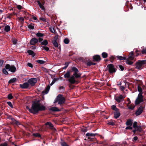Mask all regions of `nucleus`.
Segmentation results:
<instances>
[{"instance_id":"f257e3e1","label":"nucleus","mask_w":146,"mask_h":146,"mask_svg":"<svg viewBox=\"0 0 146 146\" xmlns=\"http://www.w3.org/2000/svg\"><path fill=\"white\" fill-rule=\"evenodd\" d=\"M45 107L39 102H34L33 104L32 108H30L27 106L26 108L29 111L33 114H35L38 112L39 111H42L45 109Z\"/></svg>"},{"instance_id":"f03ea898","label":"nucleus","mask_w":146,"mask_h":146,"mask_svg":"<svg viewBox=\"0 0 146 146\" xmlns=\"http://www.w3.org/2000/svg\"><path fill=\"white\" fill-rule=\"evenodd\" d=\"M64 98L61 95H58L54 101V103L58 102V104L61 105L64 104L65 102Z\"/></svg>"},{"instance_id":"7ed1b4c3","label":"nucleus","mask_w":146,"mask_h":146,"mask_svg":"<svg viewBox=\"0 0 146 146\" xmlns=\"http://www.w3.org/2000/svg\"><path fill=\"white\" fill-rule=\"evenodd\" d=\"M5 68L12 72H15L16 70V68L14 66H11L9 64H7L5 67Z\"/></svg>"},{"instance_id":"20e7f679","label":"nucleus","mask_w":146,"mask_h":146,"mask_svg":"<svg viewBox=\"0 0 146 146\" xmlns=\"http://www.w3.org/2000/svg\"><path fill=\"white\" fill-rule=\"evenodd\" d=\"M145 63V60L139 61L136 63L135 68L138 70L141 69L142 66Z\"/></svg>"},{"instance_id":"39448f33","label":"nucleus","mask_w":146,"mask_h":146,"mask_svg":"<svg viewBox=\"0 0 146 146\" xmlns=\"http://www.w3.org/2000/svg\"><path fill=\"white\" fill-rule=\"evenodd\" d=\"M143 96L142 95H141V94H139L138 97L135 100V104L136 105H138L143 102Z\"/></svg>"},{"instance_id":"423d86ee","label":"nucleus","mask_w":146,"mask_h":146,"mask_svg":"<svg viewBox=\"0 0 146 146\" xmlns=\"http://www.w3.org/2000/svg\"><path fill=\"white\" fill-rule=\"evenodd\" d=\"M107 67L108 68L109 71L110 73L115 72H116V70L114 65L112 64H108Z\"/></svg>"},{"instance_id":"0eeeda50","label":"nucleus","mask_w":146,"mask_h":146,"mask_svg":"<svg viewBox=\"0 0 146 146\" xmlns=\"http://www.w3.org/2000/svg\"><path fill=\"white\" fill-rule=\"evenodd\" d=\"M37 82V80L35 78H32L30 79L28 82L32 86H33Z\"/></svg>"},{"instance_id":"6e6552de","label":"nucleus","mask_w":146,"mask_h":146,"mask_svg":"<svg viewBox=\"0 0 146 146\" xmlns=\"http://www.w3.org/2000/svg\"><path fill=\"white\" fill-rule=\"evenodd\" d=\"M143 110V107L142 106H140L135 112L136 115H140L142 112Z\"/></svg>"},{"instance_id":"1a4fd4ad","label":"nucleus","mask_w":146,"mask_h":146,"mask_svg":"<svg viewBox=\"0 0 146 146\" xmlns=\"http://www.w3.org/2000/svg\"><path fill=\"white\" fill-rule=\"evenodd\" d=\"M68 80L69 82L71 84H74L76 82L75 78L73 76L70 77Z\"/></svg>"},{"instance_id":"9d476101","label":"nucleus","mask_w":146,"mask_h":146,"mask_svg":"<svg viewBox=\"0 0 146 146\" xmlns=\"http://www.w3.org/2000/svg\"><path fill=\"white\" fill-rule=\"evenodd\" d=\"M38 42V40L35 38H33L31 40L30 43L32 45H35Z\"/></svg>"},{"instance_id":"9b49d317","label":"nucleus","mask_w":146,"mask_h":146,"mask_svg":"<svg viewBox=\"0 0 146 146\" xmlns=\"http://www.w3.org/2000/svg\"><path fill=\"white\" fill-rule=\"evenodd\" d=\"M20 87L23 88H27L29 86V84L28 83L26 82L23 83L22 84H20Z\"/></svg>"},{"instance_id":"f8f14e48","label":"nucleus","mask_w":146,"mask_h":146,"mask_svg":"<svg viewBox=\"0 0 146 146\" xmlns=\"http://www.w3.org/2000/svg\"><path fill=\"white\" fill-rule=\"evenodd\" d=\"M123 99V97L122 95H120L119 96L116 98L115 100L118 102H120L122 101Z\"/></svg>"},{"instance_id":"ddd939ff","label":"nucleus","mask_w":146,"mask_h":146,"mask_svg":"<svg viewBox=\"0 0 146 146\" xmlns=\"http://www.w3.org/2000/svg\"><path fill=\"white\" fill-rule=\"evenodd\" d=\"M50 87V86L49 85H48L45 89V90L42 92V94H47L49 91Z\"/></svg>"},{"instance_id":"4468645a","label":"nucleus","mask_w":146,"mask_h":146,"mask_svg":"<svg viewBox=\"0 0 146 146\" xmlns=\"http://www.w3.org/2000/svg\"><path fill=\"white\" fill-rule=\"evenodd\" d=\"M97 134V133L93 134V133H88L86 134V136L88 137V139H90V137H94Z\"/></svg>"},{"instance_id":"2eb2a0df","label":"nucleus","mask_w":146,"mask_h":146,"mask_svg":"<svg viewBox=\"0 0 146 146\" xmlns=\"http://www.w3.org/2000/svg\"><path fill=\"white\" fill-rule=\"evenodd\" d=\"M93 59L94 60L96 61H100L101 60V58L100 56L98 55H96L93 56Z\"/></svg>"},{"instance_id":"dca6fc26","label":"nucleus","mask_w":146,"mask_h":146,"mask_svg":"<svg viewBox=\"0 0 146 146\" xmlns=\"http://www.w3.org/2000/svg\"><path fill=\"white\" fill-rule=\"evenodd\" d=\"M114 117L115 118H117L120 115V113L119 111V110L116 111L114 113Z\"/></svg>"},{"instance_id":"f3484780","label":"nucleus","mask_w":146,"mask_h":146,"mask_svg":"<svg viewBox=\"0 0 146 146\" xmlns=\"http://www.w3.org/2000/svg\"><path fill=\"white\" fill-rule=\"evenodd\" d=\"M37 3L38 5H39V6L40 7L42 10H45V9L44 6H43L44 5H42L41 4V3L39 1H37Z\"/></svg>"},{"instance_id":"a211bd4d","label":"nucleus","mask_w":146,"mask_h":146,"mask_svg":"<svg viewBox=\"0 0 146 146\" xmlns=\"http://www.w3.org/2000/svg\"><path fill=\"white\" fill-rule=\"evenodd\" d=\"M70 73L69 71H67L64 75V76L65 78H68L70 77Z\"/></svg>"},{"instance_id":"6ab92c4d","label":"nucleus","mask_w":146,"mask_h":146,"mask_svg":"<svg viewBox=\"0 0 146 146\" xmlns=\"http://www.w3.org/2000/svg\"><path fill=\"white\" fill-rule=\"evenodd\" d=\"M46 125H48L49 126V127L50 128L52 129H55L53 127V125L50 122H47L46 124Z\"/></svg>"},{"instance_id":"aec40b11","label":"nucleus","mask_w":146,"mask_h":146,"mask_svg":"<svg viewBox=\"0 0 146 146\" xmlns=\"http://www.w3.org/2000/svg\"><path fill=\"white\" fill-rule=\"evenodd\" d=\"M5 31L7 32L10 30V27L9 25L6 26L4 28Z\"/></svg>"},{"instance_id":"412c9836","label":"nucleus","mask_w":146,"mask_h":146,"mask_svg":"<svg viewBox=\"0 0 146 146\" xmlns=\"http://www.w3.org/2000/svg\"><path fill=\"white\" fill-rule=\"evenodd\" d=\"M35 25L34 24L31 23L28 25V27L30 29L33 30L34 29Z\"/></svg>"},{"instance_id":"4be33fe9","label":"nucleus","mask_w":146,"mask_h":146,"mask_svg":"<svg viewBox=\"0 0 146 146\" xmlns=\"http://www.w3.org/2000/svg\"><path fill=\"white\" fill-rule=\"evenodd\" d=\"M78 72L74 73L73 76L76 78L80 77L81 75V74L80 73L78 74Z\"/></svg>"},{"instance_id":"5701e85b","label":"nucleus","mask_w":146,"mask_h":146,"mask_svg":"<svg viewBox=\"0 0 146 146\" xmlns=\"http://www.w3.org/2000/svg\"><path fill=\"white\" fill-rule=\"evenodd\" d=\"M137 90L139 92V94H141V95H142L143 94L142 89L140 86H137Z\"/></svg>"},{"instance_id":"b1692460","label":"nucleus","mask_w":146,"mask_h":146,"mask_svg":"<svg viewBox=\"0 0 146 146\" xmlns=\"http://www.w3.org/2000/svg\"><path fill=\"white\" fill-rule=\"evenodd\" d=\"M16 78H13L9 81V83H12L16 82Z\"/></svg>"},{"instance_id":"393cba45","label":"nucleus","mask_w":146,"mask_h":146,"mask_svg":"<svg viewBox=\"0 0 146 146\" xmlns=\"http://www.w3.org/2000/svg\"><path fill=\"white\" fill-rule=\"evenodd\" d=\"M135 129L137 131H138L139 132H141L142 130L141 127L140 126H137Z\"/></svg>"},{"instance_id":"a878e982","label":"nucleus","mask_w":146,"mask_h":146,"mask_svg":"<svg viewBox=\"0 0 146 146\" xmlns=\"http://www.w3.org/2000/svg\"><path fill=\"white\" fill-rule=\"evenodd\" d=\"M126 124L127 125L131 126L132 124V122L130 120H128L126 122Z\"/></svg>"},{"instance_id":"bb28decb","label":"nucleus","mask_w":146,"mask_h":146,"mask_svg":"<svg viewBox=\"0 0 146 146\" xmlns=\"http://www.w3.org/2000/svg\"><path fill=\"white\" fill-rule=\"evenodd\" d=\"M117 58L120 60H125L126 59L125 57L119 56H117Z\"/></svg>"},{"instance_id":"cd10ccee","label":"nucleus","mask_w":146,"mask_h":146,"mask_svg":"<svg viewBox=\"0 0 146 146\" xmlns=\"http://www.w3.org/2000/svg\"><path fill=\"white\" fill-rule=\"evenodd\" d=\"M50 110L53 111H60L58 108L56 107L52 108H50Z\"/></svg>"},{"instance_id":"c85d7f7f","label":"nucleus","mask_w":146,"mask_h":146,"mask_svg":"<svg viewBox=\"0 0 146 146\" xmlns=\"http://www.w3.org/2000/svg\"><path fill=\"white\" fill-rule=\"evenodd\" d=\"M48 42L46 40H44L41 43V44L42 45H46L48 44Z\"/></svg>"},{"instance_id":"c756f323","label":"nucleus","mask_w":146,"mask_h":146,"mask_svg":"<svg viewBox=\"0 0 146 146\" xmlns=\"http://www.w3.org/2000/svg\"><path fill=\"white\" fill-rule=\"evenodd\" d=\"M36 36L38 37H42L44 36V34L38 32L36 34Z\"/></svg>"},{"instance_id":"7c9ffc66","label":"nucleus","mask_w":146,"mask_h":146,"mask_svg":"<svg viewBox=\"0 0 146 146\" xmlns=\"http://www.w3.org/2000/svg\"><path fill=\"white\" fill-rule=\"evenodd\" d=\"M53 44V45L56 47H58V44L57 43V42L56 41V40H54L52 42Z\"/></svg>"},{"instance_id":"2f4dec72","label":"nucleus","mask_w":146,"mask_h":146,"mask_svg":"<svg viewBox=\"0 0 146 146\" xmlns=\"http://www.w3.org/2000/svg\"><path fill=\"white\" fill-rule=\"evenodd\" d=\"M102 55L103 58H105L107 57L108 54L107 53L105 52H103L102 54Z\"/></svg>"},{"instance_id":"473e14b6","label":"nucleus","mask_w":146,"mask_h":146,"mask_svg":"<svg viewBox=\"0 0 146 146\" xmlns=\"http://www.w3.org/2000/svg\"><path fill=\"white\" fill-rule=\"evenodd\" d=\"M111 108L115 111L119 110V109L116 108V106L114 105H113L111 106Z\"/></svg>"},{"instance_id":"72a5a7b5","label":"nucleus","mask_w":146,"mask_h":146,"mask_svg":"<svg viewBox=\"0 0 146 146\" xmlns=\"http://www.w3.org/2000/svg\"><path fill=\"white\" fill-rule=\"evenodd\" d=\"M72 71H74V73L78 72V70L75 67H73L72 68Z\"/></svg>"},{"instance_id":"f704fd0d","label":"nucleus","mask_w":146,"mask_h":146,"mask_svg":"<svg viewBox=\"0 0 146 146\" xmlns=\"http://www.w3.org/2000/svg\"><path fill=\"white\" fill-rule=\"evenodd\" d=\"M131 60L127 59L126 61V63L127 64L129 65H131L133 64V62L131 61Z\"/></svg>"},{"instance_id":"c9c22d12","label":"nucleus","mask_w":146,"mask_h":146,"mask_svg":"<svg viewBox=\"0 0 146 146\" xmlns=\"http://www.w3.org/2000/svg\"><path fill=\"white\" fill-rule=\"evenodd\" d=\"M36 61L37 63H38L39 64H43L45 62V61L43 60H37Z\"/></svg>"},{"instance_id":"e433bc0d","label":"nucleus","mask_w":146,"mask_h":146,"mask_svg":"<svg viewBox=\"0 0 146 146\" xmlns=\"http://www.w3.org/2000/svg\"><path fill=\"white\" fill-rule=\"evenodd\" d=\"M127 59L130 60H134V56H133L129 55V57L127 58Z\"/></svg>"},{"instance_id":"4c0bfd02","label":"nucleus","mask_w":146,"mask_h":146,"mask_svg":"<svg viewBox=\"0 0 146 146\" xmlns=\"http://www.w3.org/2000/svg\"><path fill=\"white\" fill-rule=\"evenodd\" d=\"M27 52L30 55H34V52L32 50H29L27 51Z\"/></svg>"},{"instance_id":"58836bf2","label":"nucleus","mask_w":146,"mask_h":146,"mask_svg":"<svg viewBox=\"0 0 146 146\" xmlns=\"http://www.w3.org/2000/svg\"><path fill=\"white\" fill-rule=\"evenodd\" d=\"M50 30V31L53 33H55V31L54 29V28L52 27H50L49 28Z\"/></svg>"},{"instance_id":"ea45409f","label":"nucleus","mask_w":146,"mask_h":146,"mask_svg":"<svg viewBox=\"0 0 146 146\" xmlns=\"http://www.w3.org/2000/svg\"><path fill=\"white\" fill-rule=\"evenodd\" d=\"M127 106H128V108L129 109L132 110H133L135 107V106L132 105H130L129 106L127 105Z\"/></svg>"},{"instance_id":"a19ab883","label":"nucleus","mask_w":146,"mask_h":146,"mask_svg":"<svg viewBox=\"0 0 146 146\" xmlns=\"http://www.w3.org/2000/svg\"><path fill=\"white\" fill-rule=\"evenodd\" d=\"M64 42L65 44H68L69 43V41L68 39L66 38L64 39Z\"/></svg>"},{"instance_id":"79ce46f5","label":"nucleus","mask_w":146,"mask_h":146,"mask_svg":"<svg viewBox=\"0 0 146 146\" xmlns=\"http://www.w3.org/2000/svg\"><path fill=\"white\" fill-rule=\"evenodd\" d=\"M42 48L44 50H45L46 51H48L49 50V48L48 47L46 46H42Z\"/></svg>"},{"instance_id":"37998d69","label":"nucleus","mask_w":146,"mask_h":146,"mask_svg":"<svg viewBox=\"0 0 146 146\" xmlns=\"http://www.w3.org/2000/svg\"><path fill=\"white\" fill-rule=\"evenodd\" d=\"M58 80V79L55 78L53 80L52 82H51V83L50 84V85L52 86V85L55 82L57 81Z\"/></svg>"},{"instance_id":"c03bdc74","label":"nucleus","mask_w":146,"mask_h":146,"mask_svg":"<svg viewBox=\"0 0 146 146\" xmlns=\"http://www.w3.org/2000/svg\"><path fill=\"white\" fill-rule=\"evenodd\" d=\"M33 135L36 137H40V135L38 133H33Z\"/></svg>"},{"instance_id":"a18cd8bd","label":"nucleus","mask_w":146,"mask_h":146,"mask_svg":"<svg viewBox=\"0 0 146 146\" xmlns=\"http://www.w3.org/2000/svg\"><path fill=\"white\" fill-rule=\"evenodd\" d=\"M2 71L3 73L7 75L8 74L7 71L5 69H3Z\"/></svg>"},{"instance_id":"49530a36","label":"nucleus","mask_w":146,"mask_h":146,"mask_svg":"<svg viewBox=\"0 0 146 146\" xmlns=\"http://www.w3.org/2000/svg\"><path fill=\"white\" fill-rule=\"evenodd\" d=\"M8 98L9 99H11L13 98V96L11 94H9L8 95Z\"/></svg>"},{"instance_id":"de8ad7c7","label":"nucleus","mask_w":146,"mask_h":146,"mask_svg":"<svg viewBox=\"0 0 146 146\" xmlns=\"http://www.w3.org/2000/svg\"><path fill=\"white\" fill-rule=\"evenodd\" d=\"M137 122L135 121L133 123V126L134 128H135L137 127Z\"/></svg>"},{"instance_id":"09e8293b","label":"nucleus","mask_w":146,"mask_h":146,"mask_svg":"<svg viewBox=\"0 0 146 146\" xmlns=\"http://www.w3.org/2000/svg\"><path fill=\"white\" fill-rule=\"evenodd\" d=\"M141 52L143 54H146V48L143 49Z\"/></svg>"},{"instance_id":"8fccbe9b","label":"nucleus","mask_w":146,"mask_h":146,"mask_svg":"<svg viewBox=\"0 0 146 146\" xmlns=\"http://www.w3.org/2000/svg\"><path fill=\"white\" fill-rule=\"evenodd\" d=\"M7 104L11 108H13V106L11 102H7Z\"/></svg>"},{"instance_id":"3c124183","label":"nucleus","mask_w":146,"mask_h":146,"mask_svg":"<svg viewBox=\"0 0 146 146\" xmlns=\"http://www.w3.org/2000/svg\"><path fill=\"white\" fill-rule=\"evenodd\" d=\"M27 65L28 66L31 68H33V65L32 64L30 63H28L27 64Z\"/></svg>"},{"instance_id":"603ef678","label":"nucleus","mask_w":146,"mask_h":146,"mask_svg":"<svg viewBox=\"0 0 146 146\" xmlns=\"http://www.w3.org/2000/svg\"><path fill=\"white\" fill-rule=\"evenodd\" d=\"M38 1L40 2L41 4L44 5L45 3V1L44 0H40Z\"/></svg>"},{"instance_id":"864d4df0","label":"nucleus","mask_w":146,"mask_h":146,"mask_svg":"<svg viewBox=\"0 0 146 146\" xmlns=\"http://www.w3.org/2000/svg\"><path fill=\"white\" fill-rule=\"evenodd\" d=\"M119 67L121 71H123V70L124 67L123 66L121 65H119Z\"/></svg>"},{"instance_id":"5fc2aeb1","label":"nucleus","mask_w":146,"mask_h":146,"mask_svg":"<svg viewBox=\"0 0 146 146\" xmlns=\"http://www.w3.org/2000/svg\"><path fill=\"white\" fill-rule=\"evenodd\" d=\"M14 44H15L17 43V40L15 39H13L12 40Z\"/></svg>"},{"instance_id":"6e6d98bb","label":"nucleus","mask_w":146,"mask_h":146,"mask_svg":"<svg viewBox=\"0 0 146 146\" xmlns=\"http://www.w3.org/2000/svg\"><path fill=\"white\" fill-rule=\"evenodd\" d=\"M19 20L21 22L23 21H24V18L22 17H20L18 18Z\"/></svg>"},{"instance_id":"4d7b16f0","label":"nucleus","mask_w":146,"mask_h":146,"mask_svg":"<svg viewBox=\"0 0 146 146\" xmlns=\"http://www.w3.org/2000/svg\"><path fill=\"white\" fill-rule=\"evenodd\" d=\"M7 143H4L1 144L0 146H7Z\"/></svg>"},{"instance_id":"13d9d810","label":"nucleus","mask_w":146,"mask_h":146,"mask_svg":"<svg viewBox=\"0 0 146 146\" xmlns=\"http://www.w3.org/2000/svg\"><path fill=\"white\" fill-rule=\"evenodd\" d=\"M40 19V20L42 21H44L45 22H46V19H45L44 18H43L41 17Z\"/></svg>"},{"instance_id":"bf43d9fd","label":"nucleus","mask_w":146,"mask_h":146,"mask_svg":"<svg viewBox=\"0 0 146 146\" xmlns=\"http://www.w3.org/2000/svg\"><path fill=\"white\" fill-rule=\"evenodd\" d=\"M68 65V63H66L65 64V66L63 68V69H66L67 68Z\"/></svg>"},{"instance_id":"052dcab7","label":"nucleus","mask_w":146,"mask_h":146,"mask_svg":"<svg viewBox=\"0 0 146 146\" xmlns=\"http://www.w3.org/2000/svg\"><path fill=\"white\" fill-rule=\"evenodd\" d=\"M62 146H68L66 143L65 142H63L61 144Z\"/></svg>"},{"instance_id":"680f3d73","label":"nucleus","mask_w":146,"mask_h":146,"mask_svg":"<svg viewBox=\"0 0 146 146\" xmlns=\"http://www.w3.org/2000/svg\"><path fill=\"white\" fill-rule=\"evenodd\" d=\"M132 129V127H131V126H128V127H127L125 129Z\"/></svg>"},{"instance_id":"e2e57ef3","label":"nucleus","mask_w":146,"mask_h":146,"mask_svg":"<svg viewBox=\"0 0 146 146\" xmlns=\"http://www.w3.org/2000/svg\"><path fill=\"white\" fill-rule=\"evenodd\" d=\"M3 60H0V67L1 66L3 63Z\"/></svg>"},{"instance_id":"0e129e2a","label":"nucleus","mask_w":146,"mask_h":146,"mask_svg":"<svg viewBox=\"0 0 146 146\" xmlns=\"http://www.w3.org/2000/svg\"><path fill=\"white\" fill-rule=\"evenodd\" d=\"M108 124L110 125H114V123L113 122H110L108 123Z\"/></svg>"},{"instance_id":"69168bd1","label":"nucleus","mask_w":146,"mask_h":146,"mask_svg":"<svg viewBox=\"0 0 146 146\" xmlns=\"http://www.w3.org/2000/svg\"><path fill=\"white\" fill-rule=\"evenodd\" d=\"M138 139V137L137 136H135L133 138V141H136Z\"/></svg>"},{"instance_id":"338daca9","label":"nucleus","mask_w":146,"mask_h":146,"mask_svg":"<svg viewBox=\"0 0 146 146\" xmlns=\"http://www.w3.org/2000/svg\"><path fill=\"white\" fill-rule=\"evenodd\" d=\"M43 40V39L42 38H39L38 39V41L39 42H41V41H42V40Z\"/></svg>"},{"instance_id":"774afa93","label":"nucleus","mask_w":146,"mask_h":146,"mask_svg":"<svg viewBox=\"0 0 146 146\" xmlns=\"http://www.w3.org/2000/svg\"><path fill=\"white\" fill-rule=\"evenodd\" d=\"M17 8L19 9H22V6L20 5H18L17 6Z\"/></svg>"}]
</instances>
